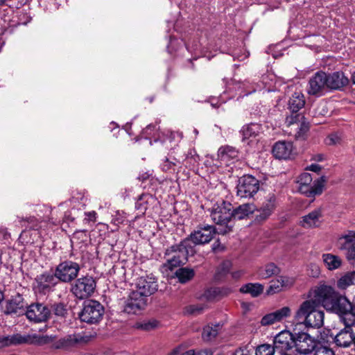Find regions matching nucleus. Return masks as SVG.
I'll list each match as a JSON object with an SVG mask.
<instances>
[{
	"label": "nucleus",
	"instance_id": "nucleus-1",
	"mask_svg": "<svg viewBox=\"0 0 355 355\" xmlns=\"http://www.w3.org/2000/svg\"><path fill=\"white\" fill-rule=\"evenodd\" d=\"M193 252V248L189 243V239H184L180 243L168 248L164 253L166 261L161 266L162 271H172L184 264L187 261L189 254Z\"/></svg>",
	"mask_w": 355,
	"mask_h": 355
},
{
	"label": "nucleus",
	"instance_id": "nucleus-2",
	"mask_svg": "<svg viewBox=\"0 0 355 355\" xmlns=\"http://www.w3.org/2000/svg\"><path fill=\"white\" fill-rule=\"evenodd\" d=\"M318 303L312 299L304 301L295 312V319L303 320L307 326L320 328L323 325L324 313L318 309Z\"/></svg>",
	"mask_w": 355,
	"mask_h": 355
},
{
	"label": "nucleus",
	"instance_id": "nucleus-3",
	"mask_svg": "<svg viewBox=\"0 0 355 355\" xmlns=\"http://www.w3.org/2000/svg\"><path fill=\"white\" fill-rule=\"evenodd\" d=\"M325 181L324 177L322 176L313 182L311 175L304 173L298 177L296 184L299 192L306 197L313 198L322 193Z\"/></svg>",
	"mask_w": 355,
	"mask_h": 355
},
{
	"label": "nucleus",
	"instance_id": "nucleus-4",
	"mask_svg": "<svg viewBox=\"0 0 355 355\" xmlns=\"http://www.w3.org/2000/svg\"><path fill=\"white\" fill-rule=\"evenodd\" d=\"M104 314L103 306L96 300H87L84 302L83 309L79 314L81 321L88 324L98 323Z\"/></svg>",
	"mask_w": 355,
	"mask_h": 355
},
{
	"label": "nucleus",
	"instance_id": "nucleus-5",
	"mask_svg": "<svg viewBox=\"0 0 355 355\" xmlns=\"http://www.w3.org/2000/svg\"><path fill=\"white\" fill-rule=\"evenodd\" d=\"M96 283L94 278L85 275L76 279L71 284V292L79 300L90 297L95 291Z\"/></svg>",
	"mask_w": 355,
	"mask_h": 355
},
{
	"label": "nucleus",
	"instance_id": "nucleus-6",
	"mask_svg": "<svg viewBox=\"0 0 355 355\" xmlns=\"http://www.w3.org/2000/svg\"><path fill=\"white\" fill-rule=\"evenodd\" d=\"M272 347L277 355H297L293 333L288 331H282L275 337Z\"/></svg>",
	"mask_w": 355,
	"mask_h": 355
},
{
	"label": "nucleus",
	"instance_id": "nucleus-7",
	"mask_svg": "<svg viewBox=\"0 0 355 355\" xmlns=\"http://www.w3.org/2000/svg\"><path fill=\"white\" fill-rule=\"evenodd\" d=\"M80 270L78 263L70 260L61 261L55 269V276L64 283H69L76 279Z\"/></svg>",
	"mask_w": 355,
	"mask_h": 355
},
{
	"label": "nucleus",
	"instance_id": "nucleus-8",
	"mask_svg": "<svg viewBox=\"0 0 355 355\" xmlns=\"http://www.w3.org/2000/svg\"><path fill=\"white\" fill-rule=\"evenodd\" d=\"M259 190V181L251 175H245L238 180L237 196L241 198L253 197Z\"/></svg>",
	"mask_w": 355,
	"mask_h": 355
},
{
	"label": "nucleus",
	"instance_id": "nucleus-9",
	"mask_svg": "<svg viewBox=\"0 0 355 355\" xmlns=\"http://www.w3.org/2000/svg\"><path fill=\"white\" fill-rule=\"evenodd\" d=\"M338 294L332 286L322 284L316 288L314 291V299L312 300L318 303V306L321 304L328 311L329 307H333V302Z\"/></svg>",
	"mask_w": 355,
	"mask_h": 355
},
{
	"label": "nucleus",
	"instance_id": "nucleus-10",
	"mask_svg": "<svg viewBox=\"0 0 355 355\" xmlns=\"http://www.w3.org/2000/svg\"><path fill=\"white\" fill-rule=\"evenodd\" d=\"M43 336L51 337V341L46 345H50L52 348L56 349H69L86 342V339L79 334L67 335L59 339L53 335H43Z\"/></svg>",
	"mask_w": 355,
	"mask_h": 355
},
{
	"label": "nucleus",
	"instance_id": "nucleus-11",
	"mask_svg": "<svg viewBox=\"0 0 355 355\" xmlns=\"http://www.w3.org/2000/svg\"><path fill=\"white\" fill-rule=\"evenodd\" d=\"M345 328L341 329L335 336L334 341L339 347H348L354 343L355 338V320L345 318L343 322Z\"/></svg>",
	"mask_w": 355,
	"mask_h": 355
},
{
	"label": "nucleus",
	"instance_id": "nucleus-12",
	"mask_svg": "<svg viewBox=\"0 0 355 355\" xmlns=\"http://www.w3.org/2000/svg\"><path fill=\"white\" fill-rule=\"evenodd\" d=\"M9 336L10 345L26 344L42 346L51 341V337L43 336V335L39 334H28L24 335L15 334Z\"/></svg>",
	"mask_w": 355,
	"mask_h": 355
},
{
	"label": "nucleus",
	"instance_id": "nucleus-13",
	"mask_svg": "<svg viewBox=\"0 0 355 355\" xmlns=\"http://www.w3.org/2000/svg\"><path fill=\"white\" fill-rule=\"evenodd\" d=\"M232 205L226 201H222L215 205L211 211V220L218 225H226L232 218Z\"/></svg>",
	"mask_w": 355,
	"mask_h": 355
},
{
	"label": "nucleus",
	"instance_id": "nucleus-14",
	"mask_svg": "<svg viewBox=\"0 0 355 355\" xmlns=\"http://www.w3.org/2000/svg\"><path fill=\"white\" fill-rule=\"evenodd\" d=\"M333 307H329L328 311L338 314L342 322H345L346 318L350 320H355V314L352 313V304L348 299L340 294H338L335 301L333 302Z\"/></svg>",
	"mask_w": 355,
	"mask_h": 355
},
{
	"label": "nucleus",
	"instance_id": "nucleus-15",
	"mask_svg": "<svg viewBox=\"0 0 355 355\" xmlns=\"http://www.w3.org/2000/svg\"><path fill=\"white\" fill-rule=\"evenodd\" d=\"M294 349L298 354H307L317 346L316 342L309 334L304 331L294 332Z\"/></svg>",
	"mask_w": 355,
	"mask_h": 355
},
{
	"label": "nucleus",
	"instance_id": "nucleus-16",
	"mask_svg": "<svg viewBox=\"0 0 355 355\" xmlns=\"http://www.w3.org/2000/svg\"><path fill=\"white\" fill-rule=\"evenodd\" d=\"M215 234L216 228L213 225L199 226L186 239H189V243L192 242L194 245H203L210 242Z\"/></svg>",
	"mask_w": 355,
	"mask_h": 355
},
{
	"label": "nucleus",
	"instance_id": "nucleus-17",
	"mask_svg": "<svg viewBox=\"0 0 355 355\" xmlns=\"http://www.w3.org/2000/svg\"><path fill=\"white\" fill-rule=\"evenodd\" d=\"M25 314L30 321L39 323L49 319L51 310L43 304L34 303L27 306Z\"/></svg>",
	"mask_w": 355,
	"mask_h": 355
},
{
	"label": "nucleus",
	"instance_id": "nucleus-18",
	"mask_svg": "<svg viewBox=\"0 0 355 355\" xmlns=\"http://www.w3.org/2000/svg\"><path fill=\"white\" fill-rule=\"evenodd\" d=\"M337 244L339 250L346 252L348 260L355 259V231L348 230L341 234L338 239Z\"/></svg>",
	"mask_w": 355,
	"mask_h": 355
},
{
	"label": "nucleus",
	"instance_id": "nucleus-19",
	"mask_svg": "<svg viewBox=\"0 0 355 355\" xmlns=\"http://www.w3.org/2000/svg\"><path fill=\"white\" fill-rule=\"evenodd\" d=\"M147 298L142 296L135 291H132L126 300L123 306V311L128 314H137L144 309Z\"/></svg>",
	"mask_w": 355,
	"mask_h": 355
},
{
	"label": "nucleus",
	"instance_id": "nucleus-20",
	"mask_svg": "<svg viewBox=\"0 0 355 355\" xmlns=\"http://www.w3.org/2000/svg\"><path fill=\"white\" fill-rule=\"evenodd\" d=\"M326 73L316 72L309 81L308 93L311 95L321 96L327 90Z\"/></svg>",
	"mask_w": 355,
	"mask_h": 355
},
{
	"label": "nucleus",
	"instance_id": "nucleus-21",
	"mask_svg": "<svg viewBox=\"0 0 355 355\" xmlns=\"http://www.w3.org/2000/svg\"><path fill=\"white\" fill-rule=\"evenodd\" d=\"M58 281L55 272L54 273L44 272L36 277L35 288L40 293H46L58 284Z\"/></svg>",
	"mask_w": 355,
	"mask_h": 355
},
{
	"label": "nucleus",
	"instance_id": "nucleus-22",
	"mask_svg": "<svg viewBox=\"0 0 355 355\" xmlns=\"http://www.w3.org/2000/svg\"><path fill=\"white\" fill-rule=\"evenodd\" d=\"M158 284L156 279L153 276L141 277L136 282V292L147 298L157 291Z\"/></svg>",
	"mask_w": 355,
	"mask_h": 355
},
{
	"label": "nucleus",
	"instance_id": "nucleus-23",
	"mask_svg": "<svg viewBox=\"0 0 355 355\" xmlns=\"http://www.w3.org/2000/svg\"><path fill=\"white\" fill-rule=\"evenodd\" d=\"M277 206V199L274 194H269L262 202L261 207L257 209V214L255 221L263 223L273 213Z\"/></svg>",
	"mask_w": 355,
	"mask_h": 355
},
{
	"label": "nucleus",
	"instance_id": "nucleus-24",
	"mask_svg": "<svg viewBox=\"0 0 355 355\" xmlns=\"http://www.w3.org/2000/svg\"><path fill=\"white\" fill-rule=\"evenodd\" d=\"M326 79L327 88L331 90H341L349 83V78L341 71L326 73Z\"/></svg>",
	"mask_w": 355,
	"mask_h": 355
},
{
	"label": "nucleus",
	"instance_id": "nucleus-25",
	"mask_svg": "<svg viewBox=\"0 0 355 355\" xmlns=\"http://www.w3.org/2000/svg\"><path fill=\"white\" fill-rule=\"evenodd\" d=\"M274 156L279 159H291L293 156V145L290 141H278L272 148Z\"/></svg>",
	"mask_w": 355,
	"mask_h": 355
},
{
	"label": "nucleus",
	"instance_id": "nucleus-26",
	"mask_svg": "<svg viewBox=\"0 0 355 355\" xmlns=\"http://www.w3.org/2000/svg\"><path fill=\"white\" fill-rule=\"evenodd\" d=\"M262 132L263 127L261 124L257 123H250L244 125L240 130V133L242 135V141H246L248 144H250L249 140L250 139L256 138Z\"/></svg>",
	"mask_w": 355,
	"mask_h": 355
},
{
	"label": "nucleus",
	"instance_id": "nucleus-27",
	"mask_svg": "<svg viewBox=\"0 0 355 355\" xmlns=\"http://www.w3.org/2000/svg\"><path fill=\"white\" fill-rule=\"evenodd\" d=\"M26 304L21 295L17 294L10 299L6 304L7 313L23 314L26 311Z\"/></svg>",
	"mask_w": 355,
	"mask_h": 355
},
{
	"label": "nucleus",
	"instance_id": "nucleus-28",
	"mask_svg": "<svg viewBox=\"0 0 355 355\" xmlns=\"http://www.w3.org/2000/svg\"><path fill=\"white\" fill-rule=\"evenodd\" d=\"M305 97L301 92H295L289 98L288 110L290 112H298L305 105Z\"/></svg>",
	"mask_w": 355,
	"mask_h": 355
},
{
	"label": "nucleus",
	"instance_id": "nucleus-29",
	"mask_svg": "<svg viewBox=\"0 0 355 355\" xmlns=\"http://www.w3.org/2000/svg\"><path fill=\"white\" fill-rule=\"evenodd\" d=\"M256 207L252 203H245L239 205L236 209H232V218L242 220L254 213Z\"/></svg>",
	"mask_w": 355,
	"mask_h": 355
},
{
	"label": "nucleus",
	"instance_id": "nucleus-30",
	"mask_svg": "<svg viewBox=\"0 0 355 355\" xmlns=\"http://www.w3.org/2000/svg\"><path fill=\"white\" fill-rule=\"evenodd\" d=\"M322 261L329 270H335L340 268L343 263L342 259L331 253H325L322 256Z\"/></svg>",
	"mask_w": 355,
	"mask_h": 355
},
{
	"label": "nucleus",
	"instance_id": "nucleus-31",
	"mask_svg": "<svg viewBox=\"0 0 355 355\" xmlns=\"http://www.w3.org/2000/svg\"><path fill=\"white\" fill-rule=\"evenodd\" d=\"M322 216L321 211L315 209L302 218L301 224L304 227H316L319 224V219Z\"/></svg>",
	"mask_w": 355,
	"mask_h": 355
},
{
	"label": "nucleus",
	"instance_id": "nucleus-32",
	"mask_svg": "<svg viewBox=\"0 0 355 355\" xmlns=\"http://www.w3.org/2000/svg\"><path fill=\"white\" fill-rule=\"evenodd\" d=\"M280 272L279 268L273 263H269L259 269L257 274L259 279H266Z\"/></svg>",
	"mask_w": 355,
	"mask_h": 355
},
{
	"label": "nucleus",
	"instance_id": "nucleus-33",
	"mask_svg": "<svg viewBox=\"0 0 355 355\" xmlns=\"http://www.w3.org/2000/svg\"><path fill=\"white\" fill-rule=\"evenodd\" d=\"M355 284V270L344 273L336 282V286L340 290H345Z\"/></svg>",
	"mask_w": 355,
	"mask_h": 355
},
{
	"label": "nucleus",
	"instance_id": "nucleus-34",
	"mask_svg": "<svg viewBox=\"0 0 355 355\" xmlns=\"http://www.w3.org/2000/svg\"><path fill=\"white\" fill-rule=\"evenodd\" d=\"M239 291L242 293H248L253 297H257L263 293V286L259 283H248L242 286Z\"/></svg>",
	"mask_w": 355,
	"mask_h": 355
},
{
	"label": "nucleus",
	"instance_id": "nucleus-35",
	"mask_svg": "<svg viewBox=\"0 0 355 355\" xmlns=\"http://www.w3.org/2000/svg\"><path fill=\"white\" fill-rule=\"evenodd\" d=\"M238 154V150L234 147L230 146H222L218 150V159L224 162H228L237 157Z\"/></svg>",
	"mask_w": 355,
	"mask_h": 355
},
{
	"label": "nucleus",
	"instance_id": "nucleus-36",
	"mask_svg": "<svg viewBox=\"0 0 355 355\" xmlns=\"http://www.w3.org/2000/svg\"><path fill=\"white\" fill-rule=\"evenodd\" d=\"M40 221L41 220L35 216L25 218L17 216L15 223L25 229L37 230L40 227Z\"/></svg>",
	"mask_w": 355,
	"mask_h": 355
},
{
	"label": "nucleus",
	"instance_id": "nucleus-37",
	"mask_svg": "<svg viewBox=\"0 0 355 355\" xmlns=\"http://www.w3.org/2000/svg\"><path fill=\"white\" fill-rule=\"evenodd\" d=\"M195 275L193 269L189 268H180L175 272V277L182 284L190 281Z\"/></svg>",
	"mask_w": 355,
	"mask_h": 355
},
{
	"label": "nucleus",
	"instance_id": "nucleus-38",
	"mask_svg": "<svg viewBox=\"0 0 355 355\" xmlns=\"http://www.w3.org/2000/svg\"><path fill=\"white\" fill-rule=\"evenodd\" d=\"M153 200V197L149 193L141 194L135 202V209L141 214H144L148 208L149 201Z\"/></svg>",
	"mask_w": 355,
	"mask_h": 355
},
{
	"label": "nucleus",
	"instance_id": "nucleus-39",
	"mask_svg": "<svg viewBox=\"0 0 355 355\" xmlns=\"http://www.w3.org/2000/svg\"><path fill=\"white\" fill-rule=\"evenodd\" d=\"M180 163L175 157H164L160 164L162 171L173 173L175 171L177 164Z\"/></svg>",
	"mask_w": 355,
	"mask_h": 355
},
{
	"label": "nucleus",
	"instance_id": "nucleus-40",
	"mask_svg": "<svg viewBox=\"0 0 355 355\" xmlns=\"http://www.w3.org/2000/svg\"><path fill=\"white\" fill-rule=\"evenodd\" d=\"M220 329L219 324L214 326L207 325L203 328L202 338L204 340L210 341L217 336Z\"/></svg>",
	"mask_w": 355,
	"mask_h": 355
},
{
	"label": "nucleus",
	"instance_id": "nucleus-41",
	"mask_svg": "<svg viewBox=\"0 0 355 355\" xmlns=\"http://www.w3.org/2000/svg\"><path fill=\"white\" fill-rule=\"evenodd\" d=\"M37 215L40 217L41 221H51V218L50 214L51 213V208L46 205H37V209L35 210Z\"/></svg>",
	"mask_w": 355,
	"mask_h": 355
},
{
	"label": "nucleus",
	"instance_id": "nucleus-42",
	"mask_svg": "<svg viewBox=\"0 0 355 355\" xmlns=\"http://www.w3.org/2000/svg\"><path fill=\"white\" fill-rule=\"evenodd\" d=\"M305 119V117L302 113L298 112H290L289 115H287L285 119V123L287 126L299 124L302 120Z\"/></svg>",
	"mask_w": 355,
	"mask_h": 355
},
{
	"label": "nucleus",
	"instance_id": "nucleus-43",
	"mask_svg": "<svg viewBox=\"0 0 355 355\" xmlns=\"http://www.w3.org/2000/svg\"><path fill=\"white\" fill-rule=\"evenodd\" d=\"M53 312L56 316L64 318L67 314V309L63 303H55L51 306V312Z\"/></svg>",
	"mask_w": 355,
	"mask_h": 355
},
{
	"label": "nucleus",
	"instance_id": "nucleus-44",
	"mask_svg": "<svg viewBox=\"0 0 355 355\" xmlns=\"http://www.w3.org/2000/svg\"><path fill=\"white\" fill-rule=\"evenodd\" d=\"M275 352L274 347L269 344L261 345L256 349V355H274Z\"/></svg>",
	"mask_w": 355,
	"mask_h": 355
},
{
	"label": "nucleus",
	"instance_id": "nucleus-45",
	"mask_svg": "<svg viewBox=\"0 0 355 355\" xmlns=\"http://www.w3.org/2000/svg\"><path fill=\"white\" fill-rule=\"evenodd\" d=\"M277 322H281L284 319L289 317L291 314V309L288 306H284L273 312Z\"/></svg>",
	"mask_w": 355,
	"mask_h": 355
},
{
	"label": "nucleus",
	"instance_id": "nucleus-46",
	"mask_svg": "<svg viewBox=\"0 0 355 355\" xmlns=\"http://www.w3.org/2000/svg\"><path fill=\"white\" fill-rule=\"evenodd\" d=\"M297 125V129L298 130L295 135V137L297 139H304L305 134L308 132L309 129V123L305 121V119H304Z\"/></svg>",
	"mask_w": 355,
	"mask_h": 355
},
{
	"label": "nucleus",
	"instance_id": "nucleus-47",
	"mask_svg": "<svg viewBox=\"0 0 355 355\" xmlns=\"http://www.w3.org/2000/svg\"><path fill=\"white\" fill-rule=\"evenodd\" d=\"M126 218V214L123 211L118 210L112 215V223L115 225H119L124 223Z\"/></svg>",
	"mask_w": 355,
	"mask_h": 355
},
{
	"label": "nucleus",
	"instance_id": "nucleus-48",
	"mask_svg": "<svg viewBox=\"0 0 355 355\" xmlns=\"http://www.w3.org/2000/svg\"><path fill=\"white\" fill-rule=\"evenodd\" d=\"M342 141V138L338 133H332L327 137L325 139V144L328 146H335L340 144Z\"/></svg>",
	"mask_w": 355,
	"mask_h": 355
},
{
	"label": "nucleus",
	"instance_id": "nucleus-49",
	"mask_svg": "<svg viewBox=\"0 0 355 355\" xmlns=\"http://www.w3.org/2000/svg\"><path fill=\"white\" fill-rule=\"evenodd\" d=\"M283 288H282L279 281L277 278L275 280H272L269 288L267 290L268 295H272L280 292Z\"/></svg>",
	"mask_w": 355,
	"mask_h": 355
},
{
	"label": "nucleus",
	"instance_id": "nucleus-50",
	"mask_svg": "<svg viewBox=\"0 0 355 355\" xmlns=\"http://www.w3.org/2000/svg\"><path fill=\"white\" fill-rule=\"evenodd\" d=\"M277 279L279 281V284L283 289L290 288L293 285L295 282L293 278L286 276H279L277 277Z\"/></svg>",
	"mask_w": 355,
	"mask_h": 355
},
{
	"label": "nucleus",
	"instance_id": "nucleus-51",
	"mask_svg": "<svg viewBox=\"0 0 355 355\" xmlns=\"http://www.w3.org/2000/svg\"><path fill=\"white\" fill-rule=\"evenodd\" d=\"M204 306L200 304H192L186 307V312L189 314L197 315L202 312Z\"/></svg>",
	"mask_w": 355,
	"mask_h": 355
},
{
	"label": "nucleus",
	"instance_id": "nucleus-52",
	"mask_svg": "<svg viewBox=\"0 0 355 355\" xmlns=\"http://www.w3.org/2000/svg\"><path fill=\"white\" fill-rule=\"evenodd\" d=\"M278 322L273 312L264 315L261 320V324L263 326H267Z\"/></svg>",
	"mask_w": 355,
	"mask_h": 355
},
{
	"label": "nucleus",
	"instance_id": "nucleus-53",
	"mask_svg": "<svg viewBox=\"0 0 355 355\" xmlns=\"http://www.w3.org/2000/svg\"><path fill=\"white\" fill-rule=\"evenodd\" d=\"M314 355H334V352L329 347L320 345L314 349Z\"/></svg>",
	"mask_w": 355,
	"mask_h": 355
},
{
	"label": "nucleus",
	"instance_id": "nucleus-54",
	"mask_svg": "<svg viewBox=\"0 0 355 355\" xmlns=\"http://www.w3.org/2000/svg\"><path fill=\"white\" fill-rule=\"evenodd\" d=\"M31 0H8L7 5L12 8H19Z\"/></svg>",
	"mask_w": 355,
	"mask_h": 355
},
{
	"label": "nucleus",
	"instance_id": "nucleus-55",
	"mask_svg": "<svg viewBox=\"0 0 355 355\" xmlns=\"http://www.w3.org/2000/svg\"><path fill=\"white\" fill-rule=\"evenodd\" d=\"M10 238V234L7 228L0 227V242H6Z\"/></svg>",
	"mask_w": 355,
	"mask_h": 355
},
{
	"label": "nucleus",
	"instance_id": "nucleus-56",
	"mask_svg": "<svg viewBox=\"0 0 355 355\" xmlns=\"http://www.w3.org/2000/svg\"><path fill=\"white\" fill-rule=\"evenodd\" d=\"M86 218H85V220H87V222H95L96 220V212L94 211L85 212V213Z\"/></svg>",
	"mask_w": 355,
	"mask_h": 355
},
{
	"label": "nucleus",
	"instance_id": "nucleus-57",
	"mask_svg": "<svg viewBox=\"0 0 355 355\" xmlns=\"http://www.w3.org/2000/svg\"><path fill=\"white\" fill-rule=\"evenodd\" d=\"M10 346V336H0V348Z\"/></svg>",
	"mask_w": 355,
	"mask_h": 355
},
{
	"label": "nucleus",
	"instance_id": "nucleus-58",
	"mask_svg": "<svg viewBox=\"0 0 355 355\" xmlns=\"http://www.w3.org/2000/svg\"><path fill=\"white\" fill-rule=\"evenodd\" d=\"M156 130V125L153 124H150L146 127L142 131V133L144 135L150 136L152 135V132Z\"/></svg>",
	"mask_w": 355,
	"mask_h": 355
},
{
	"label": "nucleus",
	"instance_id": "nucleus-59",
	"mask_svg": "<svg viewBox=\"0 0 355 355\" xmlns=\"http://www.w3.org/2000/svg\"><path fill=\"white\" fill-rule=\"evenodd\" d=\"M307 168L311 171L318 172L321 170V166L317 164H312Z\"/></svg>",
	"mask_w": 355,
	"mask_h": 355
},
{
	"label": "nucleus",
	"instance_id": "nucleus-60",
	"mask_svg": "<svg viewBox=\"0 0 355 355\" xmlns=\"http://www.w3.org/2000/svg\"><path fill=\"white\" fill-rule=\"evenodd\" d=\"M211 293H216L215 290H214L212 288L207 290L205 293V297L207 299H210Z\"/></svg>",
	"mask_w": 355,
	"mask_h": 355
},
{
	"label": "nucleus",
	"instance_id": "nucleus-61",
	"mask_svg": "<svg viewBox=\"0 0 355 355\" xmlns=\"http://www.w3.org/2000/svg\"><path fill=\"white\" fill-rule=\"evenodd\" d=\"M243 275V272L242 271H236V272H234L232 275V277L234 278V279H239Z\"/></svg>",
	"mask_w": 355,
	"mask_h": 355
},
{
	"label": "nucleus",
	"instance_id": "nucleus-62",
	"mask_svg": "<svg viewBox=\"0 0 355 355\" xmlns=\"http://www.w3.org/2000/svg\"><path fill=\"white\" fill-rule=\"evenodd\" d=\"M234 355H248V353L245 352L244 349H239L234 352Z\"/></svg>",
	"mask_w": 355,
	"mask_h": 355
},
{
	"label": "nucleus",
	"instance_id": "nucleus-63",
	"mask_svg": "<svg viewBox=\"0 0 355 355\" xmlns=\"http://www.w3.org/2000/svg\"><path fill=\"white\" fill-rule=\"evenodd\" d=\"M312 266L314 268V271H315V272L313 275V276H318L319 275V273H320L319 268L317 266H315V265H313Z\"/></svg>",
	"mask_w": 355,
	"mask_h": 355
},
{
	"label": "nucleus",
	"instance_id": "nucleus-64",
	"mask_svg": "<svg viewBox=\"0 0 355 355\" xmlns=\"http://www.w3.org/2000/svg\"><path fill=\"white\" fill-rule=\"evenodd\" d=\"M182 355H196V354L193 351L189 350V351L184 352Z\"/></svg>",
	"mask_w": 355,
	"mask_h": 355
}]
</instances>
